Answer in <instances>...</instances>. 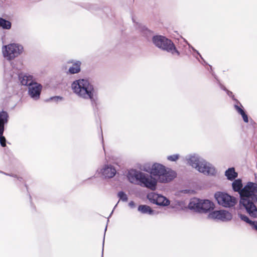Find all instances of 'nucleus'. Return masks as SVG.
<instances>
[{"mask_svg": "<svg viewBox=\"0 0 257 257\" xmlns=\"http://www.w3.org/2000/svg\"><path fill=\"white\" fill-rule=\"evenodd\" d=\"M234 191L239 193L240 203L246 209L249 215L253 218H257V184L248 182L243 187L242 181L240 179L235 180L232 183Z\"/></svg>", "mask_w": 257, "mask_h": 257, "instance_id": "obj_1", "label": "nucleus"}, {"mask_svg": "<svg viewBox=\"0 0 257 257\" xmlns=\"http://www.w3.org/2000/svg\"><path fill=\"white\" fill-rule=\"evenodd\" d=\"M71 89L74 94L83 99L91 100L95 103L97 98V93L90 82L85 79L76 80L71 84Z\"/></svg>", "mask_w": 257, "mask_h": 257, "instance_id": "obj_2", "label": "nucleus"}, {"mask_svg": "<svg viewBox=\"0 0 257 257\" xmlns=\"http://www.w3.org/2000/svg\"><path fill=\"white\" fill-rule=\"evenodd\" d=\"M143 170L153 176L158 177L159 182L161 183L170 182L176 176L175 172L170 170H167L165 166L158 163H155L151 168L145 166Z\"/></svg>", "mask_w": 257, "mask_h": 257, "instance_id": "obj_3", "label": "nucleus"}, {"mask_svg": "<svg viewBox=\"0 0 257 257\" xmlns=\"http://www.w3.org/2000/svg\"><path fill=\"white\" fill-rule=\"evenodd\" d=\"M186 159L189 165L205 175H214L216 173L215 168L198 155H188Z\"/></svg>", "mask_w": 257, "mask_h": 257, "instance_id": "obj_4", "label": "nucleus"}, {"mask_svg": "<svg viewBox=\"0 0 257 257\" xmlns=\"http://www.w3.org/2000/svg\"><path fill=\"white\" fill-rule=\"evenodd\" d=\"M188 208L195 212L206 213L213 209L214 204L209 200H201L195 198L190 200Z\"/></svg>", "mask_w": 257, "mask_h": 257, "instance_id": "obj_5", "label": "nucleus"}, {"mask_svg": "<svg viewBox=\"0 0 257 257\" xmlns=\"http://www.w3.org/2000/svg\"><path fill=\"white\" fill-rule=\"evenodd\" d=\"M153 43L157 47L171 53L173 55H179L180 53L176 49L173 43L169 39L162 36H155L153 38Z\"/></svg>", "mask_w": 257, "mask_h": 257, "instance_id": "obj_6", "label": "nucleus"}, {"mask_svg": "<svg viewBox=\"0 0 257 257\" xmlns=\"http://www.w3.org/2000/svg\"><path fill=\"white\" fill-rule=\"evenodd\" d=\"M23 49L22 45L17 43H11L4 46L2 52L5 58L8 60H12L21 54Z\"/></svg>", "mask_w": 257, "mask_h": 257, "instance_id": "obj_7", "label": "nucleus"}, {"mask_svg": "<svg viewBox=\"0 0 257 257\" xmlns=\"http://www.w3.org/2000/svg\"><path fill=\"white\" fill-rule=\"evenodd\" d=\"M214 197L218 204L224 207H232L237 203L235 197L225 192H217L215 194Z\"/></svg>", "mask_w": 257, "mask_h": 257, "instance_id": "obj_8", "label": "nucleus"}, {"mask_svg": "<svg viewBox=\"0 0 257 257\" xmlns=\"http://www.w3.org/2000/svg\"><path fill=\"white\" fill-rule=\"evenodd\" d=\"M152 176L151 174L149 175L143 172L139 185L152 190H156L157 181Z\"/></svg>", "mask_w": 257, "mask_h": 257, "instance_id": "obj_9", "label": "nucleus"}, {"mask_svg": "<svg viewBox=\"0 0 257 257\" xmlns=\"http://www.w3.org/2000/svg\"><path fill=\"white\" fill-rule=\"evenodd\" d=\"M147 198L151 202L158 205L166 206L170 204V201L165 197L154 192L149 193Z\"/></svg>", "mask_w": 257, "mask_h": 257, "instance_id": "obj_10", "label": "nucleus"}, {"mask_svg": "<svg viewBox=\"0 0 257 257\" xmlns=\"http://www.w3.org/2000/svg\"><path fill=\"white\" fill-rule=\"evenodd\" d=\"M208 217L211 219H218L222 221H228L232 219L231 213L224 210H216L210 213Z\"/></svg>", "mask_w": 257, "mask_h": 257, "instance_id": "obj_11", "label": "nucleus"}, {"mask_svg": "<svg viewBox=\"0 0 257 257\" xmlns=\"http://www.w3.org/2000/svg\"><path fill=\"white\" fill-rule=\"evenodd\" d=\"M42 89V85L35 81L28 87V94L33 99L38 100L40 98Z\"/></svg>", "mask_w": 257, "mask_h": 257, "instance_id": "obj_12", "label": "nucleus"}, {"mask_svg": "<svg viewBox=\"0 0 257 257\" xmlns=\"http://www.w3.org/2000/svg\"><path fill=\"white\" fill-rule=\"evenodd\" d=\"M143 172L136 170H131L127 173V178L132 183L139 184Z\"/></svg>", "mask_w": 257, "mask_h": 257, "instance_id": "obj_13", "label": "nucleus"}, {"mask_svg": "<svg viewBox=\"0 0 257 257\" xmlns=\"http://www.w3.org/2000/svg\"><path fill=\"white\" fill-rule=\"evenodd\" d=\"M116 169L111 165H104L100 170L101 175L104 178H112L116 174Z\"/></svg>", "mask_w": 257, "mask_h": 257, "instance_id": "obj_14", "label": "nucleus"}, {"mask_svg": "<svg viewBox=\"0 0 257 257\" xmlns=\"http://www.w3.org/2000/svg\"><path fill=\"white\" fill-rule=\"evenodd\" d=\"M20 80L23 85L28 87L35 82L33 76L28 74H25L20 76Z\"/></svg>", "mask_w": 257, "mask_h": 257, "instance_id": "obj_15", "label": "nucleus"}, {"mask_svg": "<svg viewBox=\"0 0 257 257\" xmlns=\"http://www.w3.org/2000/svg\"><path fill=\"white\" fill-rule=\"evenodd\" d=\"M9 115L6 111H3L0 112V136L3 135L4 125L8 122Z\"/></svg>", "mask_w": 257, "mask_h": 257, "instance_id": "obj_16", "label": "nucleus"}, {"mask_svg": "<svg viewBox=\"0 0 257 257\" xmlns=\"http://www.w3.org/2000/svg\"><path fill=\"white\" fill-rule=\"evenodd\" d=\"M69 63H72V66L69 68V72L70 74L78 73L80 71L81 62L79 61L69 62Z\"/></svg>", "mask_w": 257, "mask_h": 257, "instance_id": "obj_17", "label": "nucleus"}, {"mask_svg": "<svg viewBox=\"0 0 257 257\" xmlns=\"http://www.w3.org/2000/svg\"><path fill=\"white\" fill-rule=\"evenodd\" d=\"M138 211L143 214H147L149 215H154L156 214L155 210L146 205H141L138 207Z\"/></svg>", "mask_w": 257, "mask_h": 257, "instance_id": "obj_18", "label": "nucleus"}, {"mask_svg": "<svg viewBox=\"0 0 257 257\" xmlns=\"http://www.w3.org/2000/svg\"><path fill=\"white\" fill-rule=\"evenodd\" d=\"M225 175L229 180H233L237 177V173L235 171L234 168H230L225 172Z\"/></svg>", "mask_w": 257, "mask_h": 257, "instance_id": "obj_19", "label": "nucleus"}, {"mask_svg": "<svg viewBox=\"0 0 257 257\" xmlns=\"http://www.w3.org/2000/svg\"><path fill=\"white\" fill-rule=\"evenodd\" d=\"M11 27L12 24L10 21L0 18V27L4 29L9 30L11 28Z\"/></svg>", "mask_w": 257, "mask_h": 257, "instance_id": "obj_20", "label": "nucleus"}, {"mask_svg": "<svg viewBox=\"0 0 257 257\" xmlns=\"http://www.w3.org/2000/svg\"><path fill=\"white\" fill-rule=\"evenodd\" d=\"M139 31L142 33V35L149 38L152 36V32L149 30L145 26L142 25H139Z\"/></svg>", "mask_w": 257, "mask_h": 257, "instance_id": "obj_21", "label": "nucleus"}, {"mask_svg": "<svg viewBox=\"0 0 257 257\" xmlns=\"http://www.w3.org/2000/svg\"><path fill=\"white\" fill-rule=\"evenodd\" d=\"M234 108L237 112L240 114H241L244 112L243 109L242 105L239 102H236V103L234 104Z\"/></svg>", "mask_w": 257, "mask_h": 257, "instance_id": "obj_22", "label": "nucleus"}, {"mask_svg": "<svg viewBox=\"0 0 257 257\" xmlns=\"http://www.w3.org/2000/svg\"><path fill=\"white\" fill-rule=\"evenodd\" d=\"M63 100V98L62 97L59 96H56L51 97L49 98V99H47V101H54L55 102H57L58 101H62Z\"/></svg>", "mask_w": 257, "mask_h": 257, "instance_id": "obj_23", "label": "nucleus"}, {"mask_svg": "<svg viewBox=\"0 0 257 257\" xmlns=\"http://www.w3.org/2000/svg\"><path fill=\"white\" fill-rule=\"evenodd\" d=\"M118 197L123 201H126L127 200V195L122 191L118 193Z\"/></svg>", "mask_w": 257, "mask_h": 257, "instance_id": "obj_24", "label": "nucleus"}, {"mask_svg": "<svg viewBox=\"0 0 257 257\" xmlns=\"http://www.w3.org/2000/svg\"><path fill=\"white\" fill-rule=\"evenodd\" d=\"M220 87H221V89H222L223 90H225V91H226L227 92V94H228V96H229L231 97H232V98L234 100H235L236 102L239 103V101H238L237 99H235V98H234V95H233V94H232V92H231V91H229V90H227V89L225 88V87L224 86H223V85H220Z\"/></svg>", "mask_w": 257, "mask_h": 257, "instance_id": "obj_25", "label": "nucleus"}, {"mask_svg": "<svg viewBox=\"0 0 257 257\" xmlns=\"http://www.w3.org/2000/svg\"><path fill=\"white\" fill-rule=\"evenodd\" d=\"M239 216L242 220L249 223V224H250V222L252 221L250 220L249 219V218L245 215L240 214H239Z\"/></svg>", "mask_w": 257, "mask_h": 257, "instance_id": "obj_26", "label": "nucleus"}, {"mask_svg": "<svg viewBox=\"0 0 257 257\" xmlns=\"http://www.w3.org/2000/svg\"><path fill=\"white\" fill-rule=\"evenodd\" d=\"M179 158V155L175 154L171 156H169L167 157V159L168 160L170 161H176Z\"/></svg>", "mask_w": 257, "mask_h": 257, "instance_id": "obj_27", "label": "nucleus"}, {"mask_svg": "<svg viewBox=\"0 0 257 257\" xmlns=\"http://www.w3.org/2000/svg\"><path fill=\"white\" fill-rule=\"evenodd\" d=\"M0 143L1 146L3 147L6 146V140L3 135L0 136Z\"/></svg>", "mask_w": 257, "mask_h": 257, "instance_id": "obj_28", "label": "nucleus"}, {"mask_svg": "<svg viewBox=\"0 0 257 257\" xmlns=\"http://www.w3.org/2000/svg\"><path fill=\"white\" fill-rule=\"evenodd\" d=\"M240 115L242 116L244 121L245 122H248V116H247V114L245 113V112H244Z\"/></svg>", "mask_w": 257, "mask_h": 257, "instance_id": "obj_29", "label": "nucleus"}, {"mask_svg": "<svg viewBox=\"0 0 257 257\" xmlns=\"http://www.w3.org/2000/svg\"><path fill=\"white\" fill-rule=\"evenodd\" d=\"M250 225L251 226V227L257 230V221H252L250 222Z\"/></svg>", "mask_w": 257, "mask_h": 257, "instance_id": "obj_30", "label": "nucleus"}, {"mask_svg": "<svg viewBox=\"0 0 257 257\" xmlns=\"http://www.w3.org/2000/svg\"><path fill=\"white\" fill-rule=\"evenodd\" d=\"M129 206L132 208H134L136 207L135 203L134 201H131L128 203Z\"/></svg>", "mask_w": 257, "mask_h": 257, "instance_id": "obj_31", "label": "nucleus"}, {"mask_svg": "<svg viewBox=\"0 0 257 257\" xmlns=\"http://www.w3.org/2000/svg\"><path fill=\"white\" fill-rule=\"evenodd\" d=\"M191 49L195 52L197 53V55H198L201 58V59H203L202 57H201V55L200 54V53L196 50H195L193 47H191Z\"/></svg>", "mask_w": 257, "mask_h": 257, "instance_id": "obj_32", "label": "nucleus"}, {"mask_svg": "<svg viewBox=\"0 0 257 257\" xmlns=\"http://www.w3.org/2000/svg\"><path fill=\"white\" fill-rule=\"evenodd\" d=\"M254 179L256 182V183L257 184V173L254 174Z\"/></svg>", "mask_w": 257, "mask_h": 257, "instance_id": "obj_33", "label": "nucleus"}, {"mask_svg": "<svg viewBox=\"0 0 257 257\" xmlns=\"http://www.w3.org/2000/svg\"><path fill=\"white\" fill-rule=\"evenodd\" d=\"M5 174H6V175H9V174H6V173H5Z\"/></svg>", "mask_w": 257, "mask_h": 257, "instance_id": "obj_34", "label": "nucleus"}]
</instances>
